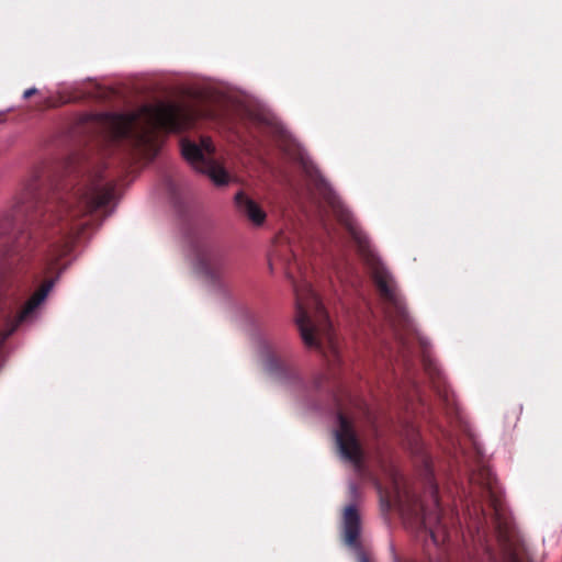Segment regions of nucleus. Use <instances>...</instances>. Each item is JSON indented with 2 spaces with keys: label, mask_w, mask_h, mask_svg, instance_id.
I'll return each instance as SVG.
<instances>
[{
  "label": "nucleus",
  "mask_w": 562,
  "mask_h": 562,
  "mask_svg": "<svg viewBox=\"0 0 562 562\" xmlns=\"http://www.w3.org/2000/svg\"><path fill=\"white\" fill-rule=\"evenodd\" d=\"M36 89L35 88H30V89H26L23 93V98L27 99L30 98L31 95L35 94L36 93Z\"/></svg>",
  "instance_id": "nucleus-15"
},
{
  "label": "nucleus",
  "mask_w": 562,
  "mask_h": 562,
  "mask_svg": "<svg viewBox=\"0 0 562 562\" xmlns=\"http://www.w3.org/2000/svg\"><path fill=\"white\" fill-rule=\"evenodd\" d=\"M334 431L336 447L342 461L350 463L357 472L362 470L363 451L351 422L341 413L336 416Z\"/></svg>",
  "instance_id": "nucleus-7"
},
{
  "label": "nucleus",
  "mask_w": 562,
  "mask_h": 562,
  "mask_svg": "<svg viewBox=\"0 0 562 562\" xmlns=\"http://www.w3.org/2000/svg\"><path fill=\"white\" fill-rule=\"evenodd\" d=\"M361 531L360 515L355 505H348L345 508L342 517V539L346 546L352 549L357 555L359 562H370L369 557L363 551L359 541Z\"/></svg>",
  "instance_id": "nucleus-9"
},
{
  "label": "nucleus",
  "mask_w": 562,
  "mask_h": 562,
  "mask_svg": "<svg viewBox=\"0 0 562 562\" xmlns=\"http://www.w3.org/2000/svg\"><path fill=\"white\" fill-rule=\"evenodd\" d=\"M190 95L199 101L215 102L218 100V95L210 88H203L201 90L192 91Z\"/></svg>",
  "instance_id": "nucleus-13"
},
{
  "label": "nucleus",
  "mask_w": 562,
  "mask_h": 562,
  "mask_svg": "<svg viewBox=\"0 0 562 562\" xmlns=\"http://www.w3.org/2000/svg\"><path fill=\"white\" fill-rule=\"evenodd\" d=\"M407 442L414 453L419 452L418 434L414 427H411L406 432Z\"/></svg>",
  "instance_id": "nucleus-14"
},
{
  "label": "nucleus",
  "mask_w": 562,
  "mask_h": 562,
  "mask_svg": "<svg viewBox=\"0 0 562 562\" xmlns=\"http://www.w3.org/2000/svg\"><path fill=\"white\" fill-rule=\"evenodd\" d=\"M335 273H336V277H337L341 282H344V277H342L341 272H340L338 269H336V270H335Z\"/></svg>",
  "instance_id": "nucleus-17"
},
{
  "label": "nucleus",
  "mask_w": 562,
  "mask_h": 562,
  "mask_svg": "<svg viewBox=\"0 0 562 562\" xmlns=\"http://www.w3.org/2000/svg\"><path fill=\"white\" fill-rule=\"evenodd\" d=\"M319 216H321V223H322V225H323L324 229H326V231H327V229H328V228H327V223H326L325 216H324V214H323V211H321V215H319Z\"/></svg>",
  "instance_id": "nucleus-16"
},
{
  "label": "nucleus",
  "mask_w": 562,
  "mask_h": 562,
  "mask_svg": "<svg viewBox=\"0 0 562 562\" xmlns=\"http://www.w3.org/2000/svg\"><path fill=\"white\" fill-rule=\"evenodd\" d=\"M471 506L468 515L472 525L479 530L484 524H492L502 536L509 532V521L503 503V492L491 469L479 465L470 476Z\"/></svg>",
  "instance_id": "nucleus-5"
},
{
  "label": "nucleus",
  "mask_w": 562,
  "mask_h": 562,
  "mask_svg": "<svg viewBox=\"0 0 562 562\" xmlns=\"http://www.w3.org/2000/svg\"><path fill=\"white\" fill-rule=\"evenodd\" d=\"M280 146L282 147V149H283L284 151H289V148H288V145H286V144H282V145H280Z\"/></svg>",
  "instance_id": "nucleus-19"
},
{
  "label": "nucleus",
  "mask_w": 562,
  "mask_h": 562,
  "mask_svg": "<svg viewBox=\"0 0 562 562\" xmlns=\"http://www.w3.org/2000/svg\"><path fill=\"white\" fill-rule=\"evenodd\" d=\"M257 120L260 124L266 125L269 132L279 136L283 143L290 142V135L282 124L272 115L268 113L258 114Z\"/></svg>",
  "instance_id": "nucleus-12"
},
{
  "label": "nucleus",
  "mask_w": 562,
  "mask_h": 562,
  "mask_svg": "<svg viewBox=\"0 0 562 562\" xmlns=\"http://www.w3.org/2000/svg\"><path fill=\"white\" fill-rule=\"evenodd\" d=\"M52 195L46 196L44 170L36 168L23 180L16 193L13 210L0 221V269L13 267L24 260L36 243V232L31 227L58 223L60 232L70 241L78 238L91 224L88 215L109 205L114 200L115 184L100 169L90 170L70 190L65 184H49Z\"/></svg>",
  "instance_id": "nucleus-1"
},
{
  "label": "nucleus",
  "mask_w": 562,
  "mask_h": 562,
  "mask_svg": "<svg viewBox=\"0 0 562 562\" xmlns=\"http://www.w3.org/2000/svg\"><path fill=\"white\" fill-rule=\"evenodd\" d=\"M214 145L209 137H202L200 143L189 139L181 140V153L184 159L199 172L206 175L214 184L225 186L229 175L225 168L213 158Z\"/></svg>",
  "instance_id": "nucleus-6"
},
{
  "label": "nucleus",
  "mask_w": 562,
  "mask_h": 562,
  "mask_svg": "<svg viewBox=\"0 0 562 562\" xmlns=\"http://www.w3.org/2000/svg\"><path fill=\"white\" fill-rule=\"evenodd\" d=\"M200 116H212L188 103H159L143 106L133 114L102 113L94 117V126L108 143L123 144L143 151L157 149L156 132H181L193 125Z\"/></svg>",
  "instance_id": "nucleus-3"
},
{
  "label": "nucleus",
  "mask_w": 562,
  "mask_h": 562,
  "mask_svg": "<svg viewBox=\"0 0 562 562\" xmlns=\"http://www.w3.org/2000/svg\"><path fill=\"white\" fill-rule=\"evenodd\" d=\"M192 265L196 274L206 282L215 283L224 274L226 259L217 251L199 249L195 251Z\"/></svg>",
  "instance_id": "nucleus-8"
},
{
  "label": "nucleus",
  "mask_w": 562,
  "mask_h": 562,
  "mask_svg": "<svg viewBox=\"0 0 562 562\" xmlns=\"http://www.w3.org/2000/svg\"><path fill=\"white\" fill-rule=\"evenodd\" d=\"M259 356L265 370L269 374L280 380L288 375L286 364L277 356L273 347L269 342L265 340L259 342Z\"/></svg>",
  "instance_id": "nucleus-10"
},
{
  "label": "nucleus",
  "mask_w": 562,
  "mask_h": 562,
  "mask_svg": "<svg viewBox=\"0 0 562 562\" xmlns=\"http://www.w3.org/2000/svg\"><path fill=\"white\" fill-rule=\"evenodd\" d=\"M235 203L238 211L245 215L254 225H261L266 220L265 211L244 192L235 195Z\"/></svg>",
  "instance_id": "nucleus-11"
},
{
  "label": "nucleus",
  "mask_w": 562,
  "mask_h": 562,
  "mask_svg": "<svg viewBox=\"0 0 562 562\" xmlns=\"http://www.w3.org/2000/svg\"><path fill=\"white\" fill-rule=\"evenodd\" d=\"M288 277L291 279L293 278L290 271L288 272Z\"/></svg>",
  "instance_id": "nucleus-20"
},
{
  "label": "nucleus",
  "mask_w": 562,
  "mask_h": 562,
  "mask_svg": "<svg viewBox=\"0 0 562 562\" xmlns=\"http://www.w3.org/2000/svg\"><path fill=\"white\" fill-rule=\"evenodd\" d=\"M349 487L352 494L357 493V486L353 483H351Z\"/></svg>",
  "instance_id": "nucleus-18"
},
{
  "label": "nucleus",
  "mask_w": 562,
  "mask_h": 562,
  "mask_svg": "<svg viewBox=\"0 0 562 562\" xmlns=\"http://www.w3.org/2000/svg\"><path fill=\"white\" fill-rule=\"evenodd\" d=\"M297 159L300 160V164L302 165L304 172L313 183L317 194L321 195L324 202L330 207L333 214L347 228L350 236L357 244L358 251L363 258L367 266L369 267L374 283L380 292L381 299L385 304V318L396 340L403 347H405L409 344L408 341H406L405 335L412 334L415 336L420 348L423 349V364L426 372L432 380L434 387L436 389L438 394L443 398L447 405L452 404L453 401L450 400L448 391L443 385L445 381L441 378L440 370L427 350L428 340L426 339V337L422 336L415 328L413 321L411 319L405 310L404 302L397 292V288L393 280V277L385 269L383 263L380 261V259L371 248L369 239L358 226L352 214L344 205V203L337 196L331 187L321 176V173L315 168L310 158L305 154L300 151L297 154Z\"/></svg>",
  "instance_id": "nucleus-2"
},
{
  "label": "nucleus",
  "mask_w": 562,
  "mask_h": 562,
  "mask_svg": "<svg viewBox=\"0 0 562 562\" xmlns=\"http://www.w3.org/2000/svg\"><path fill=\"white\" fill-rule=\"evenodd\" d=\"M296 301L295 323L304 345L321 351L329 364L339 358L331 324L322 302L306 280H293Z\"/></svg>",
  "instance_id": "nucleus-4"
}]
</instances>
